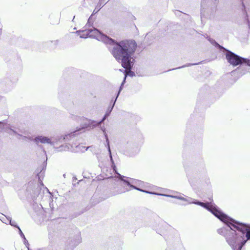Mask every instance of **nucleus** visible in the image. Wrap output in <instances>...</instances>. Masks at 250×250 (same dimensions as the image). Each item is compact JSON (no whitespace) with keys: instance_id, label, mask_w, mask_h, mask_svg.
<instances>
[{"instance_id":"nucleus-1","label":"nucleus","mask_w":250,"mask_h":250,"mask_svg":"<svg viewBox=\"0 0 250 250\" xmlns=\"http://www.w3.org/2000/svg\"><path fill=\"white\" fill-rule=\"evenodd\" d=\"M219 219L225 226L217 229L232 250H242L247 242L250 240V225L240 222L224 213Z\"/></svg>"},{"instance_id":"nucleus-2","label":"nucleus","mask_w":250,"mask_h":250,"mask_svg":"<svg viewBox=\"0 0 250 250\" xmlns=\"http://www.w3.org/2000/svg\"><path fill=\"white\" fill-rule=\"evenodd\" d=\"M136 44L134 41H125L115 44L111 50V53L116 60L122 63V66L125 68L124 78L127 76L134 77V73L130 70L133 65L134 59L131 56L135 51Z\"/></svg>"},{"instance_id":"nucleus-3","label":"nucleus","mask_w":250,"mask_h":250,"mask_svg":"<svg viewBox=\"0 0 250 250\" xmlns=\"http://www.w3.org/2000/svg\"><path fill=\"white\" fill-rule=\"evenodd\" d=\"M143 184L144 183L142 181L125 177L121 175L120 174H119V178L117 181V184L123 187V188L119 189L118 190H117L116 192L113 193L112 195H115L117 194L124 193L126 191H128L131 190V189H135L137 190L151 194H154L157 195H162L161 193H157L154 191H147L146 190L141 189L137 187L138 186H142Z\"/></svg>"},{"instance_id":"nucleus-4","label":"nucleus","mask_w":250,"mask_h":250,"mask_svg":"<svg viewBox=\"0 0 250 250\" xmlns=\"http://www.w3.org/2000/svg\"><path fill=\"white\" fill-rule=\"evenodd\" d=\"M72 118H73L74 119H76L77 120H83V123L81 124L80 127L79 128L78 127H77V129L76 130L64 136H61L58 137L57 141L61 143L63 142L69 141L74 138L76 135H78L79 134V131L82 129H90L91 128H93L97 125L96 122L93 120H88L86 118H84L83 117H81L79 116H73Z\"/></svg>"},{"instance_id":"nucleus-5","label":"nucleus","mask_w":250,"mask_h":250,"mask_svg":"<svg viewBox=\"0 0 250 250\" xmlns=\"http://www.w3.org/2000/svg\"><path fill=\"white\" fill-rule=\"evenodd\" d=\"M225 55L227 62L230 65L233 66H236L242 64H245L247 65L250 66V59L241 57L229 50H227Z\"/></svg>"},{"instance_id":"nucleus-6","label":"nucleus","mask_w":250,"mask_h":250,"mask_svg":"<svg viewBox=\"0 0 250 250\" xmlns=\"http://www.w3.org/2000/svg\"><path fill=\"white\" fill-rule=\"evenodd\" d=\"M89 38H95L99 41L104 42L106 44H109L112 47H109V49H112L115 46V44H119L114 42L112 39L108 38L107 36L103 34L101 32L96 28L89 29Z\"/></svg>"},{"instance_id":"nucleus-7","label":"nucleus","mask_w":250,"mask_h":250,"mask_svg":"<svg viewBox=\"0 0 250 250\" xmlns=\"http://www.w3.org/2000/svg\"><path fill=\"white\" fill-rule=\"evenodd\" d=\"M194 204L201 206L207 209L218 219L224 213V212L213 202L212 200L210 202H202L200 201L194 199Z\"/></svg>"},{"instance_id":"nucleus-8","label":"nucleus","mask_w":250,"mask_h":250,"mask_svg":"<svg viewBox=\"0 0 250 250\" xmlns=\"http://www.w3.org/2000/svg\"><path fill=\"white\" fill-rule=\"evenodd\" d=\"M198 172L196 177L195 178V181L198 180L207 182L209 180L207 170L204 161L202 158L199 159V163L197 166Z\"/></svg>"},{"instance_id":"nucleus-9","label":"nucleus","mask_w":250,"mask_h":250,"mask_svg":"<svg viewBox=\"0 0 250 250\" xmlns=\"http://www.w3.org/2000/svg\"><path fill=\"white\" fill-rule=\"evenodd\" d=\"M42 188L39 185L34 184L33 182L29 183L27 187L26 191L30 194L33 200L37 198L41 193Z\"/></svg>"},{"instance_id":"nucleus-10","label":"nucleus","mask_w":250,"mask_h":250,"mask_svg":"<svg viewBox=\"0 0 250 250\" xmlns=\"http://www.w3.org/2000/svg\"><path fill=\"white\" fill-rule=\"evenodd\" d=\"M82 242V238L80 235V232H79L74 236L68 238L65 242V249H71L72 250L74 248L76 247L79 244Z\"/></svg>"},{"instance_id":"nucleus-11","label":"nucleus","mask_w":250,"mask_h":250,"mask_svg":"<svg viewBox=\"0 0 250 250\" xmlns=\"http://www.w3.org/2000/svg\"><path fill=\"white\" fill-rule=\"evenodd\" d=\"M29 139L30 141H33L37 145H38L39 143L42 144H48L51 146H53L54 145V143L52 142L48 137L42 135H38L34 138L29 137Z\"/></svg>"},{"instance_id":"nucleus-12","label":"nucleus","mask_w":250,"mask_h":250,"mask_svg":"<svg viewBox=\"0 0 250 250\" xmlns=\"http://www.w3.org/2000/svg\"><path fill=\"white\" fill-rule=\"evenodd\" d=\"M117 100V99H116L115 98H112L104 115L100 121L97 122V125H101L102 123H103L108 117L109 116L115 106Z\"/></svg>"},{"instance_id":"nucleus-13","label":"nucleus","mask_w":250,"mask_h":250,"mask_svg":"<svg viewBox=\"0 0 250 250\" xmlns=\"http://www.w3.org/2000/svg\"><path fill=\"white\" fill-rule=\"evenodd\" d=\"M140 151V147L134 143H127L126 152L130 156H134Z\"/></svg>"},{"instance_id":"nucleus-14","label":"nucleus","mask_w":250,"mask_h":250,"mask_svg":"<svg viewBox=\"0 0 250 250\" xmlns=\"http://www.w3.org/2000/svg\"><path fill=\"white\" fill-rule=\"evenodd\" d=\"M47 160L44 161L43 164H42V168H38L36 170L37 172V176L38 178L39 181L40 182V183L41 185L43 186V184L42 181V180L43 178V177L44 176V172L46 169V163Z\"/></svg>"},{"instance_id":"nucleus-15","label":"nucleus","mask_w":250,"mask_h":250,"mask_svg":"<svg viewBox=\"0 0 250 250\" xmlns=\"http://www.w3.org/2000/svg\"><path fill=\"white\" fill-rule=\"evenodd\" d=\"M89 29L88 30H83L82 31H77L76 34L77 36H79L81 38L85 39L87 38H89Z\"/></svg>"},{"instance_id":"nucleus-16","label":"nucleus","mask_w":250,"mask_h":250,"mask_svg":"<svg viewBox=\"0 0 250 250\" xmlns=\"http://www.w3.org/2000/svg\"><path fill=\"white\" fill-rule=\"evenodd\" d=\"M7 132L11 135H15L17 138L19 139H20L21 137H22V139H25L26 138V136H23L20 134L18 133L15 130H13L12 128H9L7 130Z\"/></svg>"},{"instance_id":"nucleus-17","label":"nucleus","mask_w":250,"mask_h":250,"mask_svg":"<svg viewBox=\"0 0 250 250\" xmlns=\"http://www.w3.org/2000/svg\"><path fill=\"white\" fill-rule=\"evenodd\" d=\"M102 130L104 132V138L105 139V141H106V144H105V146L106 147L108 152H110V151H111V150L110 145H109V143H110L109 140L108 139V135H107V133H106L105 128H104L103 129L102 128Z\"/></svg>"},{"instance_id":"nucleus-18","label":"nucleus","mask_w":250,"mask_h":250,"mask_svg":"<svg viewBox=\"0 0 250 250\" xmlns=\"http://www.w3.org/2000/svg\"><path fill=\"white\" fill-rule=\"evenodd\" d=\"M108 154H109L110 160V162H111V167H112V168L113 169V172H114L115 173H117L119 175V173H118L117 172V168H116L115 164V163L114 162V160H113V157H112L111 151H110V152H108Z\"/></svg>"},{"instance_id":"nucleus-19","label":"nucleus","mask_w":250,"mask_h":250,"mask_svg":"<svg viewBox=\"0 0 250 250\" xmlns=\"http://www.w3.org/2000/svg\"><path fill=\"white\" fill-rule=\"evenodd\" d=\"M4 215L5 217V218H6V219L7 220L9 224H10L12 226L17 228L18 229L20 228V227L17 224V223L15 222L12 221V218L11 217L9 216H6L5 215Z\"/></svg>"},{"instance_id":"nucleus-20","label":"nucleus","mask_w":250,"mask_h":250,"mask_svg":"<svg viewBox=\"0 0 250 250\" xmlns=\"http://www.w3.org/2000/svg\"><path fill=\"white\" fill-rule=\"evenodd\" d=\"M70 146L72 147L69 144H65L61 145L57 148L58 149V151H67L70 149Z\"/></svg>"},{"instance_id":"nucleus-21","label":"nucleus","mask_w":250,"mask_h":250,"mask_svg":"<svg viewBox=\"0 0 250 250\" xmlns=\"http://www.w3.org/2000/svg\"><path fill=\"white\" fill-rule=\"evenodd\" d=\"M163 225H162V226L163 227V229H156V232L159 234H160L161 236H164L165 235V227H164V225H165V226L167 227V225L165 223H163Z\"/></svg>"},{"instance_id":"nucleus-22","label":"nucleus","mask_w":250,"mask_h":250,"mask_svg":"<svg viewBox=\"0 0 250 250\" xmlns=\"http://www.w3.org/2000/svg\"><path fill=\"white\" fill-rule=\"evenodd\" d=\"M54 232H49L48 233V238L49 240V244L52 245L54 241Z\"/></svg>"},{"instance_id":"nucleus-23","label":"nucleus","mask_w":250,"mask_h":250,"mask_svg":"<svg viewBox=\"0 0 250 250\" xmlns=\"http://www.w3.org/2000/svg\"><path fill=\"white\" fill-rule=\"evenodd\" d=\"M162 194L163 195H161V196H167V197H171L175 198H177V199H180V200H182V201H186V198H184V197H182V196H173V195H168L164 194Z\"/></svg>"},{"instance_id":"nucleus-24","label":"nucleus","mask_w":250,"mask_h":250,"mask_svg":"<svg viewBox=\"0 0 250 250\" xmlns=\"http://www.w3.org/2000/svg\"><path fill=\"white\" fill-rule=\"evenodd\" d=\"M124 85H122V83L121 84V85L119 87V90H118V92L116 93V96L114 98H115L116 99H118V98L119 97V96L120 94L121 91L123 89Z\"/></svg>"},{"instance_id":"nucleus-25","label":"nucleus","mask_w":250,"mask_h":250,"mask_svg":"<svg viewBox=\"0 0 250 250\" xmlns=\"http://www.w3.org/2000/svg\"><path fill=\"white\" fill-rule=\"evenodd\" d=\"M225 80H227V81L224 82V83H230V85H232V84L235 83V82H236L235 79H225Z\"/></svg>"},{"instance_id":"nucleus-26","label":"nucleus","mask_w":250,"mask_h":250,"mask_svg":"<svg viewBox=\"0 0 250 250\" xmlns=\"http://www.w3.org/2000/svg\"><path fill=\"white\" fill-rule=\"evenodd\" d=\"M19 229V234L20 235V236L23 239H24L25 240H26V238L24 236V234H23V233L22 232V231H21V229H20V228H19L18 229Z\"/></svg>"},{"instance_id":"nucleus-27","label":"nucleus","mask_w":250,"mask_h":250,"mask_svg":"<svg viewBox=\"0 0 250 250\" xmlns=\"http://www.w3.org/2000/svg\"><path fill=\"white\" fill-rule=\"evenodd\" d=\"M194 199L192 198L188 197L186 198V201L188 202V204H194Z\"/></svg>"},{"instance_id":"nucleus-28","label":"nucleus","mask_w":250,"mask_h":250,"mask_svg":"<svg viewBox=\"0 0 250 250\" xmlns=\"http://www.w3.org/2000/svg\"><path fill=\"white\" fill-rule=\"evenodd\" d=\"M188 181L190 185L191 186H192L194 185V181L192 180V177L188 175Z\"/></svg>"},{"instance_id":"nucleus-29","label":"nucleus","mask_w":250,"mask_h":250,"mask_svg":"<svg viewBox=\"0 0 250 250\" xmlns=\"http://www.w3.org/2000/svg\"><path fill=\"white\" fill-rule=\"evenodd\" d=\"M0 220L3 223H5L6 224H7V222H6V221H7V220L6 219H5L4 218H0Z\"/></svg>"},{"instance_id":"nucleus-30","label":"nucleus","mask_w":250,"mask_h":250,"mask_svg":"<svg viewBox=\"0 0 250 250\" xmlns=\"http://www.w3.org/2000/svg\"><path fill=\"white\" fill-rule=\"evenodd\" d=\"M126 79H123V81L122 82V85H124L126 83Z\"/></svg>"},{"instance_id":"nucleus-31","label":"nucleus","mask_w":250,"mask_h":250,"mask_svg":"<svg viewBox=\"0 0 250 250\" xmlns=\"http://www.w3.org/2000/svg\"><path fill=\"white\" fill-rule=\"evenodd\" d=\"M23 241H24V243L25 245H26V244H27L28 245H29L28 243V241L26 239V240H25L24 239H23Z\"/></svg>"},{"instance_id":"nucleus-32","label":"nucleus","mask_w":250,"mask_h":250,"mask_svg":"<svg viewBox=\"0 0 250 250\" xmlns=\"http://www.w3.org/2000/svg\"><path fill=\"white\" fill-rule=\"evenodd\" d=\"M79 147L80 148L81 147H83V148H84V150H87V149L88 148V147H85V146H79Z\"/></svg>"},{"instance_id":"nucleus-33","label":"nucleus","mask_w":250,"mask_h":250,"mask_svg":"<svg viewBox=\"0 0 250 250\" xmlns=\"http://www.w3.org/2000/svg\"><path fill=\"white\" fill-rule=\"evenodd\" d=\"M247 21L248 23V24H249V28H250V21H249V19H247Z\"/></svg>"},{"instance_id":"nucleus-34","label":"nucleus","mask_w":250,"mask_h":250,"mask_svg":"<svg viewBox=\"0 0 250 250\" xmlns=\"http://www.w3.org/2000/svg\"><path fill=\"white\" fill-rule=\"evenodd\" d=\"M74 180H77V179L76 178V177H73V181H74Z\"/></svg>"},{"instance_id":"nucleus-35","label":"nucleus","mask_w":250,"mask_h":250,"mask_svg":"<svg viewBox=\"0 0 250 250\" xmlns=\"http://www.w3.org/2000/svg\"><path fill=\"white\" fill-rule=\"evenodd\" d=\"M0 250H4L3 248L0 247Z\"/></svg>"},{"instance_id":"nucleus-36","label":"nucleus","mask_w":250,"mask_h":250,"mask_svg":"<svg viewBox=\"0 0 250 250\" xmlns=\"http://www.w3.org/2000/svg\"><path fill=\"white\" fill-rule=\"evenodd\" d=\"M1 32H2L1 29H0V34H1Z\"/></svg>"},{"instance_id":"nucleus-37","label":"nucleus","mask_w":250,"mask_h":250,"mask_svg":"<svg viewBox=\"0 0 250 250\" xmlns=\"http://www.w3.org/2000/svg\"><path fill=\"white\" fill-rule=\"evenodd\" d=\"M90 21V19H88V22L89 23Z\"/></svg>"},{"instance_id":"nucleus-38","label":"nucleus","mask_w":250,"mask_h":250,"mask_svg":"<svg viewBox=\"0 0 250 250\" xmlns=\"http://www.w3.org/2000/svg\"><path fill=\"white\" fill-rule=\"evenodd\" d=\"M230 86V85H227V87H229Z\"/></svg>"}]
</instances>
